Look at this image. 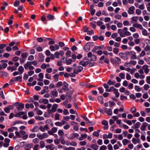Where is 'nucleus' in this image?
Listing matches in <instances>:
<instances>
[{
  "label": "nucleus",
  "instance_id": "nucleus-34",
  "mask_svg": "<svg viewBox=\"0 0 150 150\" xmlns=\"http://www.w3.org/2000/svg\"><path fill=\"white\" fill-rule=\"evenodd\" d=\"M47 17L50 20H53L54 19V16L53 15L51 14L48 15Z\"/></svg>",
  "mask_w": 150,
  "mask_h": 150
},
{
  "label": "nucleus",
  "instance_id": "nucleus-8",
  "mask_svg": "<svg viewBox=\"0 0 150 150\" xmlns=\"http://www.w3.org/2000/svg\"><path fill=\"white\" fill-rule=\"evenodd\" d=\"M28 64L27 62V63L24 65V67L25 69H27L28 68H29V69L30 70H32L34 69V67L32 66L31 64L28 65Z\"/></svg>",
  "mask_w": 150,
  "mask_h": 150
},
{
  "label": "nucleus",
  "instance_id": "nucleus-16",
  "mask_svg": "<svg viewBox=\"0 0 150 150\" xmlns=\"http://www.w3.org/2000/svg\"><path fill=\"white\" fill-rule=\"evenodd\" d=\"M90 43L89 42L87 43L85 45L84 48L85 50L86 51L88 52L89 51V50H90Z\"/></svg>",
  "mask_w": 150,
  "mask_h": 150
},
{
  "label": "nucleus",
  "instance_id": "nucleus-12",
  "mask_svg": "<svg viewBox=\"0 0 150 150\" xmlns=\"http://www.w3.org/2000/svg\"><path fill=\"white\" fill-rule=\"evenodd\" d=\"M133 26L135 28H138L140 30L143 29V28L141 24L137 23H134L133 24Z\"/></svg>",
  "mask_w": 150,
  "mask_h": 150
},
{
  "label": "nucleus",
  "instance_id": "nucleus-33",
  "mask_svg": "<svg viewBox=\"0 0 150 150\" xmlns=\"http://www.w3.org/2000/svg\"><path fill=\"white\" fill-rule=\"evenodd\" d=\"M35 119L36 120L40 121L44 120V118L43 117H40L39 116H36Z\"/></svg>",
  "mask_w": 150,
  "mask_h": 150
},
{
  "label": "nucleus",
  "instance_id": "nucleus-43",
  "mask_svg": "<svg viewBox=\"0 0 150 150\" xmlns=\"http://www.w3.org/2000/svg\"><path fill=\"white\" fill-rule=\"evenodd\" d=\"M119 76L122 79H125V74L124 73H120L119 74Z\"/></svg>",
  "mask_w": 150,
  "mask_h": 150
},
{
  "label": "nucleus",
  "instance_id": "nucleus-2",
  "mask_svg": "<svg viewBox=\"0 0 150 150\" xmlns=\"http://www.w3.org/2000/svg\"><path fill=\"white\" fill-rule=\"evenodd\" d=\"M13 105L16 107V108L19 111H22L24 108V105L21 103L16 102L13 104Z\"/></svg>",
  "mask_w": 150,
  "mask_h": 150
},
{
  "label": "nucleus",
  "instance_id": "nucleus-18",
  "mask_svg": "<svg viewBox=\"0 0 150 150\" xmlns=\"http://www.w3.org/2000/svg\"><path fill=\"white\" fill-rule=\"evenodd\" d=\"M39 129L38 125H35L34 126L33 129L32 130H30V131L33 132H38Z\"/></svg>",
  "mask_w": 150,
  "mask_h": 150
},
{
  "label": "nucleus",
  "instance_id": "nucleus-56",
  "mask_svg": "<svg viewBox=\"0 0 150 150\" xmlns=\"http://www.w3.org/2000/svg\"><path fill=\"white\" fill-rule=\"evenodd\" d=\"M2 134L5 137H6L8 136V133L7 132L4 131L3 130H1Z\"/></svg>",
  "mask_w": 150,
  "mask_h": 150
},
{
  "label": "nucleus",
  "instance_id": "nucleus-1",
  "mask_svg": "<svg viewBox=\"0 0 150 150\" xmlns=\"http://www.w3.org/2000/svg\"><path fill=\"white\" fill-rule=\"evenodd\" d=\"M128 28L126 27L122 29H119L118 30V33L120 35V37H124L127 36H130L131 35V33L127 31Z\"/></svg>",
  "mask_w": 150,
  "mask_h": 150
},
{
  "label": "nucleus",
  "instance_id": "nucleus-44",
  "mask_svg": "<svg viewBox=\"0 0 150 150\" xmlns=\"http://www.w3.org/2000/svg\"><path fill=\"white\" fill-rule=\"evenodd\" d=\"M28 115L29 117H31L34 115V114L33 112L31 111L28 112Z\"/></svg>",
  "mask_w": 150,
  "mask_h": 150
},
{
  "label": "nucleus",
  "instance_id": "nucleus-9",
  "mask_svg": "<svg viewBox=\"0 0 150 150\" xmlns=\"http://www.w3.org/2000/svg\"><path fill=\"white\" fill-rule=\"evenodd\" d=\"M148 67L149 66L147 65H144L142 67V69L146 74H147L150 71Z\"/></svg>",
  "mask_w": 150,
  "mask_h": 150
},
{
  "label": "nucleus",
  "instance_id": "nucleus-35",
  "mask_svg": "<svg viewBox=\"0 0 150 150\" xmlns=\"http://www.w3.org/2000/svg\"><path fill=\"white\" fill-rule=\"evenodd\" d=\"M63 85V83L62 81L58 82L56 85V86L57 88H59Z\"/></svg>",
  "mask_w": 150,
  "mask_h": 150
},
{
  "label": "nucleus",
  "instance_id": "nucleus-14",
  "mask_svg": "<svg viewBox=\"0 0 150 150\" xmlns=\"http://www.w3.org/2000/svg\"><path fill=\"white\" fill-rule=\"evenodd\" d=\"M33 146V143L26 144L24 145V148L30 149L32 148Z\"/></svg>",
  "mask_w": 150,
  "mask_h": 150
},
{
  "label": "nucleus",
  "instance_id": "nucleus-51",
  "mask_svg": "<svg viewBox=\"0 0 150 150\" xmlns=\"http://www.w3.org/2000/svg\"><path fill=\"white\" fill-rule=\"evenodd\" d=\"M137 16H133L132 18V20L134 22H137L138 20V18Z\"/></svg>",
  "mask_w": 150,
  "mask_h": 150
},
{
  "label": "nucleus",
  "instance_id": "nucleus-53",
  "mask_svg": "<svg viewBox=\"0 0 150 150\" xmlns=\"http://www.w3.org/2000/svg\"><path fill=\"white\" fill-rule=\"evenodd\" d=\"M106 149V146L104 145H103L100 147L99 150H105Z\"/></svg>",
  "mask_w": 150,
  "mask_h": 150
},
{
  "label": "nucleus",
  "instance_id": "nucleus-52",
  "mask_svg": "<svg viewBox=\"0 0 150 150\" xmlns=\"http://www.w3.org/2000/svg\"><path fill=\"white\" fill-rule=\"evenodd\" d=\"M58 134L60 136H62L64 134L63 131L62 130H59L58 132Z\"/></svg>",
  "mask_w": 150,
  "mask_h": 150
},
{
  "label": "nucleus",
  "instance_id": "nucleus-45",
  "mask_svg": "<svg viewBox=\"0 0 150 150\" xmlns=\"http://www.w3.org/2000/svg\"><path fill=\"white\" fill-rule=\"evenodd\" d=\"M70 125L68 123H66L65 125L64 126V129L65 130L69 129L70 127Z\"/></svg>",
  "mask_w": 150,
  "mask_h": 150
},
{
  "label": "nucleus",
  "instance_id": "nucleus-38",
  "mask_svg": "<svg viewBox=\"0 0 150 150\" xmlns=\"http://www.w3.org/2000/svg\"><path fill=\"white\" fill-rule=\"evenodd\" d=\"M130 110L132 113H134L136 112L137 109L135 107H133L131 108Z\"/></svg>",
  "mask_w": 150,
  "mask_h": 150
},
{
  "label": "nucleus",
  "instance_id": "nucleus-5",
  "mask_svg": "<svg viewBox=\"0 0 150 150\" xmlns=\"http://www.w3.org/2000/svg\"><path fill=\"white\" fill-rule=\"evenodd\" d=\"M83 67L80 66H79L75 68L74 69V73L77 74L79 72H81L83 70Z\"/></svg>",
  "mask_w": 150,
  "mask_h": 150
},
{
  "label": "nucleus",
  "instance_id": "nucleus-7",
  "mask_svg": "<svg viewBox=\"0 0 150 150\" xmlns=\"http://www.w3.org/2000/svg\"><path fill=\"white\" fill-rule=\"evenodd\" d=\"M79 134L77 133H73L69 135V137H68L69 139H74L76 137H78L79 136Z\"/></svg>",
  "mask_w": 150,
  "mask_h": 150
},
{
  "label": "nucleus",
  "instance_id": "nucleus-59",
  "mask_svg": "<svg viewBox=\"0 0 150 150\" xmlns=\"http://www.w3.org/2000/svg\"><path fill=\"white\" fill-rule=\"evenodd\" d=\"M4 110L5 112L6 113H9L10 112V110L9 108L8 107H6L4 109Z\"/></svg>",
  "mask_w": 150,
  "mask_h": 150
},
{
  "label": "nucleus",
  "instance_id": "nucleus-63",
  "mask_svg": "<svg viewBox=\"0 0 150 150\" xmlns=\"http://www.w3.org/2000/svg\"><path fill=\"white\" fill-rule=\"evenodd\" d=\"M134 41L136 44H139L140 41V40L139 39L137 38L134 40Z\"/></svg>",
  "mask_w": 150,
  "mask_h": 150
},
{
  "label": "nucleus",
  "instance_id": "nucleus-4",
  "mask_svg": "<svg viewBox=\"0 0 150 150\" xmlns=\"http://www.w3.org/2000/svg\"><path fill=\"white\" fill-rule=\"evenodd\" d=\"M37 136L40 139L42 140L45 138H47L48 135L47 133H43L42 134L38 133L37 134Z\"/></svg>",
  "mask_w": 150,
  "mask_h": 150
},
{
  "label": "nucleus",
  "instance_id": "nucleus-6",
  "mask_svg": "<svg viewBox=\"0 0 150 150\" xmlns=\"http://www.w3.org/2000/svg\"><path fill=\"white\" fill-rule=\"evenodd\" d=\"M50 96L52 98H55L58 96V93L57 90L54 89L50 93Z\"/></svg>",
  "mask_w": 150,
  "mask_h": 150
},
{
  "label": "nucleus",
  "instance_id": "nucleus-61",
  "mask_svg": "<svg viewBox=\"0 0 150 150\" xmlns=\"http://www.w3.org/2000/svg\"><path fill=\"white\" fill-rule=\"evenodd\" d=\"M135 49L137 52H139L141 51V49L139 46H136L134 48Z\"/></svg>",
  "mask_w": 150,
  "mask_h": 150
},
{
  "label": "nucleus",
  "instance_id": "nucleus-37",
  "mask_svg": "<svg viewBox=\"0 0 150 150\" xmlns=\"http://www.w3.org/2000/svg\"><path fill=\"white\" fill-rule=\"evenodd\" d=\"M134 89L137 91L139 92L141 90V88L138 86L136 85L134 87Z\"/></svg>",
  "mask_w": 150,
  "mask_h": 150
},
{
  "label": "nucleus",
  "instance_id": "nucleus-54",
  "mask_svg": "<svg viewBox=\"0 0 150 150\" xmlns=\"http://www.w3.org/2000/svg\"><path fill=\"white\" fill-rule=\"evenodd\" d=\"M59 115L58 113H56L55 114V118L56 120H59Z\"/></svg>",
  "mask_w": 150,
  "mask_h": 150
},
{
  "label": "nucleus",
  "instance_id": "nucleus-50",
  "mask_svg": "<svg viewBox=\"0 0 150 150\" xmlns=\"http://www.w3.org/2000/svg\"><path fill=\"white\" fill-rule=\"evenodd\" d=\"M143 30L142 31V34L144 36L147 35V30L145 29H143Z\"/></svg>",
  "mask_w": 150,
  "mask_h": 150
},
{
  "label": "nucleus",
  "instance_id": "nucleus-23",
  "mask_svg": "<svg viewBox=\"0 0 150 150\" xmlns=\"http://www.w3.org/2000/svg\"><path fill=\"white\" fill-rule=\"evenodd\" d=\"M123 144L124 145H126L127 144L130 142V141L128 140L127 139H124L122 141Z\"/></svg>",
  "mask_w": 150,
  "mask_h": 150
},
{
  "label": "nucleus",
  "instance_id": "nucleus-57",
  "mask_svg": "<svg viewBox=\"0 0 150 150\" xmlns=\"http://www.w3.org/2000/svg\"><path fill=\"white\" fill-rule=\"evenodd\" d=\"M126 79L127 80H130L131 79V77L130 75L128 73H127L126 75Z\"/></svg>",
  "mask_w": 150,
  "mask_h": 150
},
{
  "label": "nucleus",
  "instance_id": "nucleus-60",
  "mask_svg": "<svg viewBox=\"0 0 150 150\" xmlns=\"http://www.w3.org/2000/svg\"><path fill=\"white\" fill-rule=\"evenodd\" d=\"M39 148V145L38 144L35 145L33 148V150H38V149Z\"/></svg>",
  "mask_w": 150,
  "mask_h": 150
},
{
  "label": "nucleus",
  "instance_id": "nucleus-29",
  "mask_svg": "<svg viewBox=\"0 0 150 150\" xmlns=\"http://www.w3.org/2000/svg\"><path fill=\"white\" fill-rule=\"evenodd\" d=\"M40 145L41 148H44L45 146V143L44 141H40Z\"/></svg>",
  "mask_w": 150,
  "mask_h": 150
},
{
  "label": "nucleus",
  "instance_id": "nucleus-19",
  "mask_svg": "<svg viewBox=\"0 0 150 150\" xmlns=\"http://www.w3.org/2000/svg\"><path fill=\"white\" fill-rule=\"evenodd\" d=\"M93 53L94 49H93L91 50V52H90L87 54V56L88 57L91 58V59H92V58H93Z\"/></svg>",
  "mask_w": 150,
  "mask_h": 150
},
{
  "label": "nucleus",
  "instance_id": "nucleus-20",
  "mask_svg": "<svg viewBox=\"0 0 150 150\" xmlns=\"http://www.w3.org/2000/svg\"><path fill=\"white\" fill-rule=\"evenodd\" d=\"M132 143L134 144H136L137 143H140V141L139 139H136L135 138H133L132 139Z\"/></svg>",
  "mask_w": 150,
  "mask_h": 150
},
{
  "label": "nucleus",
  "instance_id": "nucleus-31",
  "mask_svg": "<svg viewBox=\"0 0 150 150\" xmlns=\"http://www.w3.org/2000/svg\"><path fill=\"white\" fill-rule=\"evenodd\" d=\"M39 139L38 138H35L33 140L32 142L34 144H37L39 142Z\"/></svg>",
  "mask_w": 150,
  "mask_h": 150
},
{
  "label": "nucleus",
  "instance_id": "nucleus-39",
  "mask_svg": "<svg viewBox=\"0 0 150 150\" xmlns=\"http://www.w3.org/2000/svg\"><path fill=\"white\" fill-rule=\"evenodd\" d=\"M124 122L127 123L129 125H131L132 124L131 121L130 120H127L125 119L124 120Z\"/></svg>",
  "mask_w": 150,
  "mask_h": 150
},
{
  "label": "nucleus",
  "instance_id": "nucleus-11",
  "mask_svg": "<svg viewBox=\"0 0 150 150\" xmlns=\"http://www.w3.org/2000/svg\"><path fill=\"white\" fill-rule=\"evenodd\" d=\"M135 8V7L134 6H132L129 7L127 11L128 13L130 14H134Z\"/></svg>",
  "mask_w": 150,
  "mask_h": 150
},
{
  "label": "nucleus",
  "instance_id": "nucleus-49",
  "mask_svg": "<svg viewBox=\"0 0 150 150\" xmlns=\"http://www.w3.org/2000/svg\"><path fill=\"white\" fill-rule=\"evenodd\" d=\"M72 61V59H68V60L67 59L66 61V64L67 65H69L71 63Z\"/></svg>",
  "mask_w": 150,
  "mask_h": 150
},
{
  "label": "nucleus",
  "instance_id": "nucleus-3",
  "mask_svg": "<svg viewBox=\"0 0 150 150\" xmlns=\"http://www.w3.org/2000/svg\"><path fill=\"white\" fill-rule=\"evenodd\" d=\"M121 59L119 57H115L114 58H112L110 59V62L111 63L115 65H118L120 63Z\"/></svg>",
  "mask_w": 150,
  "mask_h": 150
},
{
  "label": "nucleus",
  "instance_id": "nucleus-36",
  "mask_svg": "<svg viewBox=\"0 0 150 150\" xmlns=\"http://www.w3.org/2000/svg\"><path fill=\"white\" fill-rule=\"evenodd\" d=\"M140 124L141 123L140 122H137L135 124L134 127V128L135 129L136 128H138L139 127Z\"/></svg>",
  "mask_w": 150,
  "mask_h": 150
},
{
  "label": "nucleus",
  "instance_id": "nucleus-25",
  "mask_svg": "<svg viewBox=\"0 0 150 150\" xmlns=\"http://www.w3.org/2000/svg\"><path fill=\"white\" fill-rule=\"evenodd\" d=\"M25 113V112H19L15 115V116L16 117H19L21 115H24Z\"/></svg>",
  "mask_w": 150,
  "mask_h": 150
},
{
  "label": "nucleus",
  "instance_id": "nucleus-15",
  "mask_svg": "<svg viewBox=\"0 0 150 150\" xmlns=\"http://www.w3.org/2000/svg\"><path fill=\"white\" fill-rule=\"evenodd\" d=\"M58 105L56 104H54L52 107L51 110L52 112H55L57 110L58 108Z\"/></svg>",
  "mask_w": 150,
  "mask_h": 150
},
{
  "label": "nucleus",
  "instance_id": "nucleus-17",
  "mask_svg": "<svg viewBox=\"0 0 150 150\" xmlns=\"http://www.w3.org/2000/svg\"><path fill=\"white\" fill-rule=\"evenodd\" d=\"M130 56V58L131 60L135 59H136L137 58L136 55V53L134 51H132V53Z\"/></svg>",
  "mask_w": 150,
  "mask_h": 150
},
{
  "label": "nucleus",
  "instance_id": "nucleus-41",
  "mask_svg": "<svg viewBox=\"0 0 150 150\" xmlns=\"http://www.w3.org/2000/svg\"><path fill=\"white\" fill-rule=\"evenodd\" d=\"M27 52L23 53L21 54V56L23 58H26L27 56Z\"/></svg>",
  "mask_w": 150,
  "mask_h": 150
},
{
  "label": "nucleus",
  "instance_id": "nucleus-27",
  "mask_svg": "<svg viewBox=\"0 0 150 150\" xmlns=\"http://www.w3.org/2000/svg\"><path fill=\"white\" fill-rule=\"evenodd\" d=\"M98 100L100 102L101 104H102L104 102L103 101V97L102 96H99L97 97Z\"/></svg>",
  "mask_w": 150,
  "mask_h": 150
},
{
  "label": "nucleus",
  "instance_id": "nucleus-30",
  "mask_svg": "<svg viewBox=\"0 0 150 150\" xmlns=\"http://www.w3.org/2000/svg\"><path fill=\"white\" fill-rule=\"evenodd\" d=\"M94 6L93 5H91L90 7V11L91 13V14L92 16H93L94 15Z\"/></svg>",
  "mask_w": 150,
  "mask_h": 150
},
{
  "label": "nucleus",
  "instance_id": "nucleus-13",
  "mask_svg": "<svg viewBox=\"0 0 150 150\" xmlns=\"http://www.w3.org/2000/svg\"><path fill=\"white\" fill-rule=\"evenodd\" d=\"M148 125V124L146 122H144L142 124L140 127L141 131H144L146 130V127Z\"/></svg>",
  "mask_w": 150,
  "mask_h": 150
},
{
  "label": "nucleus",
  "instance_id": "nucleus-42",
  "mask_svg": "<svg viewBox=\"0 0 150 150\" xmlns=\"http://www.w3.org/2000/svg\"><path fill=\"white\" fill-rule=\"evenodd\" d=\"M106 113L108 115H111L112 114V110L110 109H109L108 110L106 111Z\"/></svg>",
  "mask_w": 150,
  "mask_h": 150
},
{
  "label": "nucleus",
  "instance_id": "nucleus-10",
  "mask_svg": "<svg viewBox=\"0 0 150 150\" xmlns=\"http://www.w3.org/2000/svg\"><path fill=\"white\" fill-rule=\"evenodd\" d=\"M91 62V61H89V60L88 61H81L80 62L79 64L83 67H86Z\"/></svg>",
  "mask_w": 150,
  "mask_h": 150
},
{
  "label": "nucleus",
  "instance_id": "nucleus-40",
  "mask_svg": "<svg viewBox=\"0 0 150 150\" xmlns=\"http://www.w3.org/2000/svg\"><path fill=\"white\" fill-rule=\"evenodd\" d=\"M35 120L33 119H31L28 122V123L29 125L33 124L35 123Z\"/></svg>",
  "mask_w": 150,
  "mask_h": 150
},
{
  "label": "nucleus",
  "instance_id": "nucleus-32",
  "mask_svg": "<svg viewBox=\"0 0 150 150\" xmlns=\"http://www.w3.org/2000/svg\"><path fill=\"white\" fill-rule=\"evenodd\" d=\"M104 47V46L103 45H100L99 46H95L94 47V49L96 50L100 49L103 50Z\"/></svg>",
  "mask_w": 150,
  "mask_h": 150
},
{
  "label": "nucleus",
  "instance_id": "nucleus-64",
  "mask_svg": "<svg viewBox=\"0 0 150 150\" xmlns=\"http://www.w3.org/2000/svg\"><path fill=\"white\" fill-rule=\"evenodd\" d=\"M146 81L148 83L150 84V76H147L146 77Z\"/></svg>",
  "mask_w": 150,
  "mask_h": 150
},
{
  "label": "nucleus",
  "instance_id": "nucleus-26",
  "mask_svg": "<svg viewBox=\"0 0 150 150\" xmlns=\"http://www.w3.org/2000/svg\"><path fill=\"white\" fill-rule=\"evenodd\" d=\"M22 80V76H19L15 77L14 79V81H21Z\"/></svg>",
  "mask_w": 150,
  "mask_h": 150
},
{
  "label": "nucleus",
  "instance_id": "nucleus-47",
  "mask_svg": "<svg viewBox=\"0 0 150 150\" xmlns=\"http://www.w3.org/2000/svg\"><path fill=\"white\" fill-rule=\"evenodd\" d=\"M34 59V57L32 55H30L28 57V59L29 61H32Z\"/></svg>",
  "mask_w": 150,
  "mask_h": 150
},
{
  "label": "nucleus",
  "instance_id": "nucleus-22",
  "mask_svg": "<svg viewBox=\"0 0 150 150\" xmlns=\"http://www.w3.org/2000/svg\"><path fill=\"white\" fill-rule=\"evenodd\" d=\"M39 61L40 62H43L44 60V56L42 53H40L39 55Z\"/></svg>",
  "mask_w": 150,
  "mask_h": 150
},
{
  "label": "nucleus",
  "instance_id": "nucleus-24",
  "mask_svg": "<svg viewBox=\"0 0 150 150\" xmlns=\"http://www.w3.org/2000/svg\"><path fill=\"white\" fill-rule=\"evenodd\" d=\"M28 65L33 64L34 66H36L37 65L38 63L36 61H33L32 62L28 61Z\"/></svg>",
  "mask_w": 150,
  "mask_h": 150
},
{
  "label": "nucleus",
  "instance_id": "nucleus-28",
  "mask_svg": "<svg viewBox=\"0 0 150 150\" xmlns=\"http://www.w3.org/2000/svg\"><path fill=\"white\" fill-rule=\"evenodd\" d=\"M59 75L58 74H55L53 76V78L54 79V81L55 82H57L58 81V78Z\"/></svg>",
  "mask_w": 150,
  "mask_h": 150
},
{
  "label": "nucleus",
  "instance_id": "nucleus-21",
  "mask_svg": "<svg viewBox=\"0 0 150 150\" xmlns=\"http://www.w3.org/2000/svg\"><path fill=\"white\" fill-rule=\"evenodd\" d=\"M24 70V69L22 66H21L19 67L18 68V71L20 73V75L22 74L23 73Z\"/></svg>",
  "mask_w": 150,
  "mask_h": 150
},
{
  "label": "nucleus",
  "instance_id": "nucleus-46",
  "mask_svg": "<svg viewBox=\"0 0 150 150\" xmlns=\"http://www.w3.org/2000/svg\"><path fill=\"white\" fill-rule=\"evenodd\" d=\"M20 3V1L18 0H16L14 2V6L17 7L18 6Z\"/></svg>",
  "mask_w": 150,
  "mask_h": 150
},
{
  "label": "nucleus",
  "instance_id": "nucleus-58",
  "mask_svg": "<svg viewBox=\"0 0 150 150\" xmlns=\"http://www.w3.org/2000/svg\"><path fill=\"white\" fill-rule=\"evenodd\" d=\"M7 75V73L3 71H0V75L3 76H6Z\"/></svg>",
  "mask_w": 150,
  "mask_h": 150
},
{
  "label": "nucleus",
  "instance_id": "nucleus-55",
  "mask_svg": "<svg viewBox=\"0 0 150 150\" xmlns=\"http://www.w3.org/2000/svg\"><path fill=\"white\" fill-rule=\"evenodd\" d=\"M71 51L68 50L67 51L66 53V55L67 57H70L71 55Z\"/></svg>",
  "mask_w": 150,
  "mask_h": 150
},
{
  "label": "nucleus",
  "instance_id": "nucleus-62",
  "mask_svg": "<svg viewBox=\"0 0 150 150\" xmlns=\"http://www.w3.org/2000/svg\"><path fill=\"white\" fill-rule=\"evenodd\" d=\"M54 55H55L56 58H59L60 54L59 52H57L54 53Z\"/></svg>",
  "mask_w": 150,
  "mask_h": 150
},
{
  "label": "nucleus",
  "instance_id": "nucleus-48",
  "mask_svg": "<svg viewBox=\"0 0 150 150\" xmlns=\"http://www.w3.org/2000/svg\"><path fill=\"white\" fill-rule=\"evenodd\" d=\"M36 136V134L35 133H31L29 134V137L30 138H33Z\"/></svg>",
  "mask_w": 150,
  "mask_h": 150
}]
</instances>
